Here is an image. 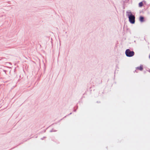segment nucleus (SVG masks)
<instances>
[{"label": "nucleus", "mask_w": 150, "mask_h": 150, "mask_svg": "<svg viewBox=\"0 0 150 150\" xmlns=\"http://www.w3.org/2000/svg\"><path fill=\"white\" fill-rule=\"evenodd\" d=\"M127 15L129 18V21L130 23L132 24H134L135 22V16L132 14L131 11L129 12L127 11Z\"/></svg>", "instance_id": "nucleus-1"}, {"label": "nucleus", "mask_w": 150, "mask_h": 150, "mask_svg": "<svg viewBox=\"0 0 150 150\" xmlns=\"http://www.w3.org/2000/svg\"><path fill=\"white\" fill-rule=\"evenodd\" d=\"M76 110L74 109V111L76 112Z\"/></svg>", "instance_id": "nucleus-11"}, {"label": "nucleus", "mask_w": 150, "mask_h": 150, "mask_svg": "<svg viewBox=\"0 0 150 150\" xmlns=\"http://www.w3.org/2000/svg\"><path fill=\"white\" fill-rule=\"evenodd\" d=\"M97 103H100V101H97L96 102Z\"/></svg>", "instance_id": "nucleus-10"}, {"label": "nucleus", "mask_w": 150, "mask_h": 150, "mask_svg": "<svg viewBox=\"0 0 150 150\" xmlns=\"http://www.w3.org/2000/svg\"><path fill=\"white\" fill-rule=\"evenodd\" d=\"M4 72H5V73H6V71L5 70H4Z\"/></svg>", "instance_id": "nucleus-12"}, {"label": "nucleus", "mask_w": 150, "mask_h": 150, "mask_svg": "<svg viewBox=\"0 0 150 150\" xmlns=\"http://www.w3.org/2000/svg\"><path fill=\"white\" fill-rule=\"evenodd\" d=\"M139 21L141 22H143L144 21V18L142 16H140L139 18Z\"/></svg>", "instance_id": "nucleus-4"}, {"label": "nucleus", "mask_w": 150, "mask_h": 150, "mask_svg": "<svg viewBox=\"0 0 150 150\" xmlns=\"http://www.w3.org/2000/svg\"><path fill=\"white\" fill-rule=\"evenodd\" d=\"M46 138V137H43L42 138H41V140H43V139H44L45 138Z\"/></svg>", "instance_id": "nucleus-9"}, {"label": "nucleus", "mask_w": 150, "mask_h": 150, "mask_svg": "<svg viewBox=\"0 0 150 150\" xmlns=\"http://www.w3.org/2000/svg\"><path fill=\"white\" fill-rule=\"evenodd\" d=\"M57 131V130L54 129H52L51 130H50V132H56Z\"/></svg>", "instance_id": "nucleus-7"}, {"label": "nucleus", "mask_w": 150, "mask_h": 150, "mask_svg": "<svg viewBox=\"0 0 150 150\" xmlns=\"http://www.w3.org/2000/svg\"><path fill=\"white\" fill-rule=\"evenodd\" d=\"M125 54L127 57H130L134 55V52L133 51H131L129 49H127L125 51Z\"/></svg>", "instance_id": "nucleus-2"}, {"label": "nucleus", "mask_w": 150, "mask_h": 150, "mask_svg": "<svg viewBox=\"0 0 150 150\" xmlns=\"http://www.w3.org/2000/svg\"><path fill=\"white\" fill-rule=\"evenodd\" d=\"M96 84H99L102 83V80L100 79H96Z\"/></svg>", "instance_id": "nucleus-3"}, {"label": "nucleus", "mask_w": 150, "mask_h": 150, "mask_svg": "<svg viewBox=\"0 0 150 150\" xmlns=\"http://www.w3.org/2000/svg\"><path fill=\"white\" fill-rule=\"evenodd\" d=\"M136 68L137 70L139 69L140 71H142L143 69V65H140L139 67H138Z\"/></svg>", "instance_id": "nucleus-5"}, {"label": "nucleus", "mask_w": 150, "mask_h": 150, "mask_svg": "<svg viewBox=\"0 0 150 150\" xmlns=\"http://www.w3.org/2000/svg\"><path fill=\"white\" fill-rule=\"evenodd\" d=\"M71 114H72V112H71L70 113H69V114H68V115H66V116H65L63 118H62V119H61L59 121H60V120H62L63 119H64V118H65V117H66L67 116H68V115H70Z\"/></svg>", "instance_id": "nucleus-8"}, {"label": "nucleus", "mask_w": 150, "mask_h": 150, "mask_svg": "<svg viewBox=\"0 0 150 150\" xmlns=\"http://www.w3.org/2000/svg\"><path fill=\"white\" fill-rule=\"evenodd\" d=\"M149 58L150 59V55H149Z\"/></svg>", "instance_id": "nucleus-13"}, {"label": "nucleus", "mask_w": 150, "mask_h": 150, "mask_svg": "<svg viewBox=\"0 0 150 150\" xmlns=\"http://www.w3.org/2000/svg\"><path fill=\"white\" fill-rule=\"evenodd\" d=\"M143 3L142 2H140L139 4V7H142L143 6Z\"/></svg>", "instance_id": "nucleus-6"}, {"label": "nucleus", "mask_w": 150, "mask_h": 150, "mask_svg": "<svg viewBox=\"0 0 150 150\" xmlns=\"http://www.w3.org/2000/svg\"><path fill=\"white\" fill-rule=\"evenodd\" d=\"M149 72L150 73V69L149 70Z\"/></svg>", "instance_id": "nucleus-14"}, {"label": "nucleus", "mask_w": 150, "mask_h": 150, "mask_svg": "<svg viewBox=\"0 0 150 150\" xmlns=\"http://www.w3.org/2000/svg\"><path fill=\"white\" fill-rule=\"evenodd\" d=\"M135 71L136 72V70H135Z\"/></svg>", "instance_id": "nucleus-15"}]
</instances>
